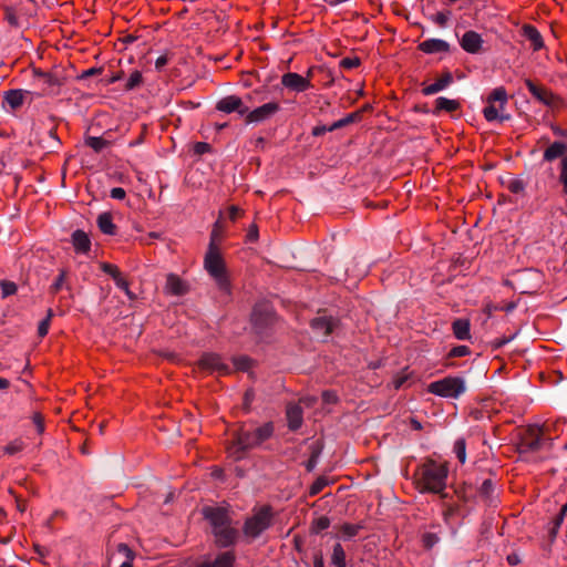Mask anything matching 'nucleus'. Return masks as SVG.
Here are the masks:
<instances>
[{
    "mask_svg": "<svg viewBox=\"0 0 567 567\" xmlns=\"http://www.w3.org/2000/svg\"><path fill=\"white\" fill-rule=\"evenodd\" d=\"M452 81V78L450 74H446L445 76L436 80L434 83L425 86L423 89V93L425 95H433L437 92L443 91Z\"/></svg>",
    "mask_w": 567,
    "mask_h": 567,
    "instance_id": "bb28decb",
    "label": "nucleus"
},
{
    "mask_svg": "<svg viewBox=\"0 0 567 567\" xmlns=\"http://www.w3.org/2000/svg\"><path fill=\"white\" fill-rule=\"evenodd\" d=\"M523 189V184L519 181H515L511 184V190L514 193H518Z\"/></svg>",
    "mask_w": 567,
    "mask_h": 567,
    "instance_id": "052dcab7",
    "label": "nucleus"
},
{
    "mask_svg": "<svg viewBox=\"0 0 567 567\" xmlns=\"http://www.w3.org/2000/svg\"><path fill=\"white\" fill-rule=\"evenodd\" d=\"M359 59L354 58V59H351V58H347V59H343L342 60V65L347 69H352V68H355L359 65Z\"/></svg>",
    "mask_w": 567,
    "mask_h": 567,
    "instance_id": "864d4df0",
    "label": "nucleus"
},
{
    "mask_svg": "<svg viewBox=\"0 0 567 567\" xmlns=\"http://www.w3.org/2000/svg\"><path fill=\"white\" fill-rule=\"evenodd\" d=\"M272 519L274 514L270 506L265 505L255 509L244 524V535L249 539H256L271 526Z\"/></svg>",
    "mask_w": 567,
    "mask_h": 567,
    "instance_id": "39448f33",
    "label": "nucleus"
},
{
    "mask_svg": "<svg viewBox=\"0 0 567 567\" xmlns=\"http://www.w3.org/2000/svg\"><path fill=\"white\" fill-rule=\"evenodd\" d=\"M426 391L444 399H458L466 391V382L462 377L449 375L431 382Z\"/></svg>",
    "mask_w": 567,
    "mask_h": 567,
    "instance_id": "20e7f679",
    "label": "nucleus"
},
{
    "mask_svg": "<svg viewBox=\"0 0 567 567\" xmlns=\"http://www.w3.org/2000/svg\"><path fill=\"white\" fill-rule=\"evenodd\" d=\"M260 445V442L255 436V432L251 430H240L233 443L228 447V454L234 460H241L246 452Z\"/></svg>",
    "mask_w": 567,
    "mask_h": 567,
    "instance_id": "423d86ee",
    "label": "nucleus"
},
{
    "mask_svg": "<svg viewBox=\"0 0 567 567\" xmlns=\"http://www.w3.org/2000/svg\"><path fill=\"white\" fill-rule=\"evenodd\" d=\"M422 542L425 548L431 549L440 542V537L436 533L429 532L423 535Z\"/></svg>",
    "mask_w": 567,
    "mask_h": 567,
    "instance_id": "4c0bfd02",
    "label": "nucleus"
},
{
    "mask_svg": "<svg viewBox=\"0 0 567 567\" xmlns=\"http://www.w3.org/2000/svg\"><path fill=\"white\" fill-rule=\"evenodd\" d=\"M337 321L332 317H317L311 320V328L318 337L326 338L334 329Z\"/></svg>",
    "mask_w": 567,
    "mask_h": 567,
    "instance_id": "4468645a",
    "label": "nucleus"
},
{
    "mask_svg": "<svg viewBox=\"0 0 567 567\" xmlns=\"http://www.w3.org/2000/svg\"><path fill=\"white\" fill-rule=\"evenodd\" d=\"M523 35L530 41V44L535 51L540 50L544 47V41L542 38V34L538 32V30L530 25L526 24L523 27Z\"/></svg>",
    "mask_w": 567,
    "mask_h": 567,
    "instance_id": "412c9836",
    "label": "nucleus"
},
{
    "mask_svg": "<svg viewBox=\"0 0 567 567\" xmlns=\"http://www.w3.org/2000/svg\"><path fill=\"white\" fill-rule=\"evenodd\" d=\"M287 420L290 430L296 431L302 424V410L300 405L290 404L287 406Z\"/></svg>",
    "mask_w": 567,
    "mask_h": 567,
    "instance_id": "6ab92c4d",
    "label": "nucleus"
},
{
    "mask_svg": "<svg viewBox=\"0 0 567 567\" xmlns=\"http://www.w3.org/2000/svg\"><path fill=\"white\" fill-rule=\"evenodd\" d=\"M483 44V39L475 31H466L461 39V47L464 51L475 54L478 53Z\"/></svg>",
    "mask_w": 567,
    "mask_h": 567,
    "instance_id": "2eb2a0df",
    "label": "nucleus"
},
{
    "mask_svg": "<svg viewBox=\"0 0 567 567\" xmlns=\"http://www.w3.org/2000/svg\"><path fill=\"white\" fill-rule=\"evenodd\" d=\"M142 83V73L140 71H134L131 73L130 78L126 82V89L133 90Z\"/></svg>",
    "mask_w": 567,
    "mask_h": 567,
    "instance_id": "58836bf2",
    "label": "nucleus"
},
{
    "mask_svg": "<svg viewBox=\"0 0 567 567\" xmlns=\"http://www.w3.org/2000/svg\"><path fill=\"white\" fill-rule=\"evenodd\" d=\"M106 144L107 142L102 137L90 136L86 138V145L93 148L95 152L102 151Z\"/></svg>",
    "mask_w": 567,
    "mask_h": 567,
    "instance_id": "72a5a7b5",
    "label": "nucleus"
},
{
    "mask_svg": "<svg viewBox=\"0 0 567 567\" xmlns=\"http://www.w3.org/2000/svg\"><path fill=\"white\" fill-rule=\"evenodd\" d=\"M453 333L458 340H467L471 337L470 322L466 319H456L453 324Z\"/></svg>",
    "mask_w": 567,
    "mask_h": 567,
    "instance_id": "393cba45",
    "label": "nucleus"
},
{
    "mask_svg": "<svg viewBox=\"0 0 567 567\" xmlns=\"http://www.w3.org/2000/svg\"><path fill=\"white\" fill-rule=\"evenodd\" d=\"M272 318V308L268 302L261 301L255 305L251 313V321L256 327H267L271 323Z\"/></svg>",
    "mask_w": 567,
    "mask_h": 567,
    "instance_id": "9b49d317",
    "label": "nucleus"
},
{
    "mask_svg": "<svg viewBox=\"0 0 567 567\" xmlns=\"http://www.w3.org/2000/svg\"><path fill=\"white\" fill-rule=\"evenodd\" d=\"M255 432V436L258 439V441L264 443L267 441L274 433V425L271 422L265 423L256 429L252 430Z\"/></svg>",
    "mask_w": 567,
    "mask_h": 567,
    "instance_id": "c85d7f7f",
    "label": "nucleus"
},
{
    "mask_svg": "<svg viewBox=\"0 0 567 567\" xmlns=\"http://www.w3.org/2000/svg\"><path fill=\"white\" fill-rule=\"evenodd\" d=\"M251 361L248 357L234 358L233 365L236 370L247 371L250 368Z\"/></svg>",
    "mask_w": 567,
    "mask_h": 567,
    "instance_id": "e433bc0d",
    "label": "nucleus"
},
{
    "mask_svg": "<svg viewBox=\"0 0 567 567\" xmlns=\"http://www.w3.org/2000/svg\"><path fill=\"white\" fill-rule=\"evenodd\" d=\"M330 526V520L326 516H321L313 523V529L315 532L319 533L321 530L327 529Z\"/></svg>",
    "mask_w": 567,
    "mask_h": 567,
    "instance_id": "c03bdc74",
    "label": "nucleus"
},
{
    "mask_svg": "<svg viewBox=\"0 0 567 567\" xmlns=\"http://www.w3.org/2000/svg\"><path fill=\"white\" fill-rule=\"evenodd\" d=\"M204 516L209 520L216 542L221 547L234 544L237 530L230 525V518L226 509L220 507H205Z\"/></svg>",
    "mask_w": 567,
    "mask_h": 567,
    "instance_id": "f03ea898",
    "label": "nucleus"
},
{
    "mask_svg": "<svg viewBox=\"0 0 567 567\" xmlns=\"http://www.w3.org/2000/svg\"><path fill=\"white\" fill-rule=\"evenodd\" d=\"M167 64V58L166 55H161L155 61V68L156 70L163 69Z\"/></svg>",
    "mask_w": 567,
    "mask_h": 567,
    "instance_id": "6e6d98bb",
    "label": "nucleus"
},
{
    "mask_svg": "<svg viewBox=\"0 0 567 567\" xmlns=\"http://www.w3.org/2000/svg\"><path fill=\"white\" fill-rule=\"evenodd\" d=\"M72 244L76 250V252L85 254L91 248V240L86 233L83 230H75L72 234Z\"/></svg>",
    "mask_w": 567,
    "mask_h": 567,
    "instance_id": "aec40b11",
    "label": "nucleus"
},
{
    "mask_svg": "<svg viewBox=\"0 0 567 567\" xmlns=\"http://www.w3.org/2000/svg\"><path fill=\"white\" fill-rule=\"evenodd\" d=\"M447 467L434 461L424 463L417 471L416 485L422 493L440 494L442 498L447 496L444 493L446 487Z\"/></svg>",
    "mask_w": 567,
    "mask_h": 567,
    "instance_id": "f257e3e1",
    "label": "nucleus"
},
{
    "mask_svg": "<svg viewBox=\"0 0 567 567\" xmlns=\"http://www.w3.org/2000/svg\"><path fill=\"white\" fill-rule=\"evenodd\" d=\"M279 109L280 106L277 102H269L259 107H256L252 111L248 110L246 113V122L248 124L264 122L274 116L279 111Z\"/></svg>",
    "mask_w": 567,
    "mask_h": 567,
    "instance_id": "1a4fd4ad",
    "label": "nucleus"
},
{
    "mask_svg": "<svg viewBox=\"0 0 567 567\" xmlns=\"http://www.w3.org/2000/svg\"><path fill=\"white\" fill-rule=\"evenodd\" d=\"M507 560H508V563H509L511 565H515V564H517V563H518V558H517V556H516V555H509V556L507 557Z\"/></svg>",
    "mask_w": 567,
    "mask_h": 567,
    "instance_id": "774afa93",
    "label": "nucleus"
},
{
    "mask_svg": "<svg viewBox=\"0 0 567 567\" xmlns=\"http://www.w3.org/2000/svg\"><path fill=\"white\" fill-rule=\"evenodd\" d=\"M65 279H66V271L60 270L59 276L55 278V280L53 281V284L50 287L51 292L56 293L63 288H66L68 290H70V287L65 284Z\"/></svg>",
    "mask_w": 567,
    "mask_h": 567,
    "instance_id": "7c9ffc66",
    "label": "nucleus"
},
{
    "mask_svg": "<svg viewBox=\"0 0 567 567\" xmlns=\"http://www.w3.org/2000/svg\"><path fill=\"white\" fill-rule=\"evenodd\" d=\"M525 84L530 94L540 103L547 106L556 105L558 99L547 89L536 85L532 80L526 79Z\"/></svg>",
    "mask_w": 567,
    "mask_h": 567,
    "instance_id": "ddd939ff",
    "label": "nucleus"
},
{
    "mask_svg": "<svg viewBox=\"0 0 567 567\" xmlns=\"http://www.w3.org/2000/svg\"><path fill=\"white\" fill-rule=\"evenodd\" d=\"M281 84L289 91L300 93L311 87V82L308 78H305L295 72L285 73L281 76Z\"/></svg>",
    "mask_w": 567,
    "mask_h": 567,
    "instance_id": "9d476101",
    "label": "nucleus"
},
{
    "mask_svg": "<svg viewBox=\"0 0 567 567\" xmlns=\"http://www.w3.org/2000/svg\"><path fill=\"white\" fill-rule=\"evenodd\" d=\"M97 72L96 69L92 68L83 72L82 78L92 76Z\"/></svg>",
    "mask_w": 567,
    "mask_h": 567,
    "instance_id": "69168bd1",
    "label": "nucleus"
},
{
    "mask_svg": "<svg viewBox=\"0 0 567 567\" xmlns=\"http://www.w3.org/2000/svg\"><path fill=\"white\" fill-rule=\"evenodd\" d=\"M0 288H1L2 298H7L17 292V285L12 281L2 280L0 282Z\"/></svg>",
    "mask_w": 567,
    "mask_h": 567,
    "instance_id": "f704fd0d",
    "label": "nucleus"
},
{
    "mask_svg": "<svg viewBox=\"0 0 567 567\" xmlns=\"http://www.w3.org/2000/svg\"><path fill=\"white\" fill-rule=\"evenodd\" d=\"M454 453L458 461L463 464L466 461V445L463 439H458L454 443Z\"/></svg>",
    "mask_w": 567,
    "mask_h": 567,
    "instance_id": "473e14b6",
    "label": "nucleus"
},
{
    "mask_svg": "<svg viewBox=\"0 0 567 567\" xmlns=\"http://www.w3.org/2000/svg\"><path fill=\"white\" fill-rule=\"evenodd\" d=\"M254 399V392L251 390L246 391L245 393V405H249L252 402Z\"/></svg>",
    "mask_w": 567,
    "mask_h": 567,
    "instance_id": "680f3d73",
    "label": "nucleus"
},
{
    "mask_svg": "<svg viewBox=\"0 0 567 567\" xmlns=\"http://www.w3.org/2000/svg\"><path fill=\"white\" fill-rule=\"evenodd\" d=\"M115 281V285L117 286V288H120L121 290H123L125 292V295L130 298V299H133V295L128 288V284L127 281L121 276V272L115 276V278L113 279Z\"/></svg>",
    "mask_w": 567,
    "mask_h": 567,
    "instance_id": "a19ab883",
    "label": "nucleus"
},
{
    "mask_svg": "<svg viewBox=\"0 0 567 567\" xmlns=\"http://www.w3.org/2000/svg\"><path fill=\"white\" fill-rule=\"evenodd\" d=\"M110 196L113 199L122 200L126 196V192L122 187H114L111 189Z\"/></svg>",
    "mask_w": 567,
    "mask_h": 567,
    "instance_id": "3c124183",
    "label": "nucleus"
},
{
    "mask_svg": "<svg viewBox=\"0 0 567 567\" xmlns=\"http://www.w3.org/2000/svg\"><path fill=\"white\" fill-rule=\"evenodd\" d=\"M504 110H501L499 105L488 103V105L484 109L483 114L486 121L493 122V121H499L504 122L509 120V115H505L503 113Z\"/></svg>",
    "mask_w": 567,
    "mask_h": 567,
    "instance_id": "5701e85b",
    "label": "nucleus"
},
{
    "mask_svg": "<svg viewBox=\"0 0 567 567\" xmlns=\"http://www.w3.org/2000/svg\"><path fill=\"white\" fill-rule=\"evenodd\" d=\"M248 238L249 240H256L257 239V236H258V229L256 226H251L250 229L248 230Z\"/></svg>",
    "mask_w": 567,
    "mask_h": 567,
    "instance_id": "13d9d810",
    "label": "nucleus"
},
{
    "mask_svg": "<svg viewBox=\"0 0 567 567\" xmlns=\"http://www.w3.org/2000/svg\"><path fill=\"white\" fill-rule=\"evenodd\" d=\"M25 94H30V92L24 90H10L6 92L4 100L11 109L16 110L23 104Z\"/></svg>",
    "mask_w": 567,
    "mask_h": 567,
    "instance_id": "b1692460",
    "label": "nucleus"
},
{
    "mask_svg": "<svg viewBox=\"0 0 567 567\" xmlns=\"http://www.w3.org/2000/svg\"><path fill=\"white\" fill-rule=\"evenodd\" d=\"M470 353V349L466 346H457L454 347L450 351V357L458 358V357H465Z\"/></svg>",
    "mask_w": 567,
    "mask_h": 567,
    "instance_id": "de8ad7c7",
    "label": "nucleus"
},
{
    "mask_svg": "<svg viewBox=\"0 0 567 567\" xmlns=\"http://www.w3.org/2000/svg\"><path fill=\"white\" fill-rule=\"evenodd\" d=\"M33 421H34V424H35V426H37L38 432H39V433H42V432H43V430H44V425H43V422H42L41 416H40L39 414H35V415L33 416Z\"/></svg>",
    "mask_w": 567,
    "mask_h": 567,
    "instance_id": "4d7b16f0",
    "label": "nucleus"
},
{
    "mask_svg": "<svg viewBox=\"0 0 567 567\" xmlns=\"http://www.w3.org/2000/svg\"><path fill=\"white\" fill-rule=\"evenodd\" d=\"M435 103H436V109L444 110L447 112H452V111L456 110L458 106V104L455 100H450V99H446L443 96L437 97Z\"/></svg>",
    "mask_w": 567,
    "mask_h": 567,
    "instance_id": "2f4dec72",
    "label": "nucleus"
},
{
    "mask_svg": "<svg viewBox=\"0 0 567 567\" xmlns=\"http://www.w3.org/2000/svg\"><path fill=\"white\" fill-rule=\"evenodd\" d=\"M199 367L210 373H218L219 375L229 374L233 368L224 361V359L216 353H205L199 360Z\"/></svg>",
    "mask_w": 567,
    "mask_h": 567,
    "instance_id": "0eeeda50",
    "label": "nucleus"
},
{
    "mask_svg": "<svg viewBox=\"0 0 567 567\" xmlns=\"http://www.w3.org/2000/svg\"><path fill=\"white\" fill-rule=\"evenodd\" d=\"M507 101L508 96L506 90L502 86L494 89L487 97L488 103L498 104L501 106V110H504Z\"/></svg>",
    "mask_w": 567,
    "mask_h": 567,
    "instance_id": "cd10ccee",
    "label": "nucleus"
},
{
    "mask_svg": "<svg viewBox=\"0 0 567 567\" xmlns=\"http://www.w3.org/2000/svg\"><path fill=\"white\" fill-rule=\"evenodd\" d=\"M454 512V508L452 506H447L446 509L443 511V518L447 523L450 515Z\"/></svg>",
    "mask_w": 567,
    "mask_h": 567,
    "instance_id": "e2e57ef3",
    "label": "nucleus"
},
{
    "mask_svg": "<svg viewBox=\"0 0 567 567\" xmlns=\"http://www.w3.org/2000/svg\"><path fill=\"white\" fill-rule=\"evenodd\" d=\"M565 515H566V512H563V508H561L559 515L556 518V526L557 527H559L561 525Z\"/></svg>",
    "mask_w": 567,
    "mask_h": 567,
    "instance_id": "0e129e2a",
    "label": "nucleus"
},
{
    "mask_svg": "<svg viewBox=\"0 0 567 567\" xmlns=\"http://www.w3.org/2000/svg\"><path fill=\"white\" fill-rule=\"evenodd\" d=\"M559 182L563 185L564 193L567 194V156H565L560 163Z\"/></svg>",
    "mask_w": 567,
    "mask_h": 567,
    "instance_id": "ea45409f",
    "label": "nucleus"
},
{
    "mask_svg": "<svg viewBox=\"0 0 567 567\" xmlns=\"http://www.w3.org/2000/svg\"><path fill=\"white\" fill-rule=\"evenodd\" d=\"M53 316V312L51 309L48 310V315L47 317L39 323V327H38V334L42 338L44 336H47L48 331H49V328H50V322H51V318Z\"/></svg>",
    "mask_w": 567,
    "mask_h": 567,
    "instance_id": "c9c22d12",
    "label": "nucleus"
},
{
    "mask_svg": "<svg viewBox=\"0 0 567 567\" xmlns=\"http://www.w3.org/2000/svg\"><path fill=\"white\" fill-rule=\"evenodd\" d=\"M322 400L324 403L327 404H332L337 401V395L334 392H331V391H324L322 393Z\"/></svg>",
    "mask_w": 567,
    "mask_h": 567,
    "instance_id": "603ef678",
    "label": "nucleus"
},
{
    "mask_svg": "<svg viewBox=\"0 0 567 567\" xmlns=\"http://www.w3.org/2000/svg\"><path fill=\"white\" fill-rule=\"evenodd\" d=\"M97 226L100 230L105 235H114L116 226L113 223L112 215L110 213H102L97 217Z\"/></svg>",
    "mask_w": 567,
    "mask_h": 567,
    "instance_id": "a878e982",
    "label": "nucleus"
},
{
    "mask_svg": "<svg viewBox=\"0 0 567 567\" xmlns=\"http://www.w3.org/2000/svg\"><path fill=\"white\" fill-rule=\"evenodd\" d=\"M204 267L210 277L215 280L218 288L226 292H230V282L227 275L225 261L218 250L214 237H212L207 252L204 259Z\"/></svg>",
    "mask_w": 567,
    "mask_h": 567,
    "instance_id": "7ed1b4c3",
    "label": "nucleus"
},
{
    "mask_svg": "<svg viewBox=\"0 0 567 567\" xmlns=\"http://www.w3.org/2000/svg\"><path fill=\"white\" fill-rule=\"evenodd\" d=\"M357 114L355 113H352V114H349L348 116L339 120L338 122H336L332 127L330 130H333V128H339V127H342L349 123H352L355 118H357Z\"/></svg>",
    "mask_w": 567,
    "mask_h": 567,
    "instance_id": "8fccbe9b",
    "label": "nucleus"
},
{
    "mask_svg": "<svg viewBox=\"0 0 567 567\" xmlns=\"http://www.w3.org/2000/svg\"><path fill=\"white\" fill-rule=\"evenodd\" d=\"M419 49L426 54L443 53L450 50L446 41L441 39H427L419 44Z\"/></svg>",
    "mask_w": 567,
    "mask_h": 567,
    "instance_id": "dca6fc26",
    "label": "nucleus"
},
{
    "mask_svg": "<svg viewBox=\"0 0 567 567\" xmlns=\"http://www.w3.org/2000/svg\"><path fill=\"white\" fill-rule=\"evenodd\" d=\"M327 484H328L327 478H324V477L317 478L310 487V491H309L310 495H312V496L317 495L324 488V486Z\"/></svg>",
    "mask_w": 567,
    "mask_h": 567,
    "instance_id": "79ce46f5",
    "label": "nucleus"
},
{
    "mask_svg": "<svg viewBox=\"0 0 567 567\" xmlns=\"http://www.w3.org/2000/svg\"><path fill=\"white\" fill-rule=\"evenodd\" d=\"M9 386V380L4 378H0V390L7 389Z\"/></svg>",
    "mask_w": 567,
    "mask_h": 567,
    "instance_id": "338daca9",
    "label": "nucleus"
},
{
    "mask_svg": "<svg viewBox=\"0 0 567 567\" xmlns=\"http://www.w3.org/2000/svg\"><path fill=\"white\" fill-rule=\"evenodd\" d=\"M406 381V377H396L393 380V385L395 389H400L404 382Z\"/></svg>",
    "mask_w": 567,
    "mask_h": 567,
    "instance_id": "bf43d9fd",
    "label": "nucleus"
},
{
    "mask_svg": "<svg viewBox=\"0 0 567 567\" xmlns=\"http://www.w3.org/2000/svg\"><path fill=\"white\" fill-rule=\"evenodd\" d=\"M235 556L230 551L219 554L214 560H207L199 564L197 567H233Z\"/></svg>",
    "mask_w": 567,
    "mask_h": 567,
    "instance_id": "a211bd4d",
    "label": "nucleus"
},
{
    "mask_svg": "<svg viewBox=\"0 0 567 567\" xmlns=\"http://www.w3.org/2000/svg\"><path fill=\"white\" fill-rule=\"evenodd\" d=\"M187 291L186 284L176 275L169 274L166 278L165 292L174 296H183Z\"/></svg>",
    "mask_w": 567,
    "mask_h": 567,
    "instance_id": "f3484780",
    "label": "nucleus"
},
{
    "mask_svg": "<svg viewBox=\"0 0 567 567\" xmlns=\"http://www.w3.org/2000/svg\"><path fill=\"white\" fill-rule=\"evenodd\" d=\"M359 528L360 527L357 526V525L346 524L342 527L343 537L344 538H352V537H354L358 534Z\"/></svg>",
    "mask_w": 567,
    "mask_h": 567,
    "instance_id": "a18cd8bd",
    "label": "nucleus"
},
{
    "mask_svg": "<svg viewBox=\"0 0 567 567\" xmlns=\"http://www.w3.org/2000/svg\"><path fill=\"white\" fill-rule=\"evenodd\" d=\"M23 449V444L21 441H14L8 444L4 449L6 453L13 455L20 452Z\"/></svg>",
    "mask_w": 567,
    "mask_h": 567,
    "instance_id": "09e8293b",
    "label": "nucleus"
},
{
    "mask_svg": "<svg viewBox=\"0 0 567 567\" xmlns=\"http://www.w3.org/2000/svg\"><path fill=\"white\" fill-rule=\"evenodd\" d=\"M331 563L334 567L347 566L346 565V553L340 544H336L333 547Z\"/></svg>",
    "mask_w": 567,
    "mask_h": 567,
    "instance_id": "c756f323",
    "label": "nucleus"
},
{
    "mask_svg": "<svg viewBox=\"0 0 567 567\" xmlns=\"http://www.w3.org/2000/svg\"><path fill=\"white\" fill-rule=\"evenodd\" d=\"M117 553L122 555L125 560H133L135 557L134 551L126 545V544H118L117 545Z\"/></svg>",
    "mask_w": 567,
    "mask_h": 567,
    "instance_id": "37998d69",
    "label": "nucleus"
},
{
    "mask_svg": "<svg viewBox=\"0 0 567 567\" xmlns=\"http://www.w3.org/2000/svg\"><path fill=\"white\" fill-rule=\"evenodd\" d=\"M567 152V145L564 142H554L544 152V161L551 162L561 157Z\"/></svg>",
    "mask_w": 567,
    "mask_h": 567,
    "instance_id": "4be33fe9",
    "label": "nucleus"
},
{
    "mask_svg": "<svg viewBox=\"0 0 567 567\" xmlns=\"http://www.w3.org/2000/svg\"><path fill=\"white\" fill-rule=\"evenodd\" d=\"M216 109L226 114L237 112L239 115H246L248 112V107L244 105L243 100L236 95L220 99L216 104Z\"/></svg>",
    "mask_w": 567,
    "mask_h": 567,
    "instance_id": "f8f14e48",
    "label": "nucleus"
},
{
    "mask_svg": "<svg viewBox=\"0 0 567 567\" xmlns=\"http://www.w3.org/2000/svg\"><path fill=\"white\" fill-rule=\"evenodd\" d=\"M208 148H209V145L207 143L199 142L195 145V152L197 154H204L208 151Z\"/></svg>",
    "mask_w": 567,
    "mask_h": 567,
    "instance_id": "5fc2aeb1",
    "label": "nucleus"
},
{
    "mask_svg": "<svg viewBox=\"0 0 567 567\" xmlns=\"http://www.w3.org/2000/svg\"><path fill=\"white\" fill-rule=\"evenodd\" d=\"M34 84L40 89L41 95H56L60 92L61 81L51 73L35 71Z\"/></svg>",
    "mask_w": 567,
    "mask_h": 567,
    "instance_id": "6e6552de",
    "label": "nucleus"
},
{
    "mask_svg": "<svg viewBox=\"0 0 567 567\" xmlns=\"http://www.w3.org/2000/svg\"><path fill=\"white\" fill-rule=\"evenodd\" d=\"M101 269L103 272L110 275L113 279L120 274L118 268L115 265L102 262Z\"/></svg>",
    "mask_w": 567,
    "mask_h": 567,
    "instance_id": "49530a36",
    "label": "nucleus"
}]
</instances>
